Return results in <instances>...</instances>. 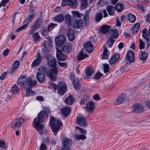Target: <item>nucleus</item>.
Returning <instances> with one entry per match:
<instances>
[{"mask_svg": "<svg viewBox=\"0 0 150 150\" xmlns=\"http://www.w3.org/2000/svg\"><path fill=\"white\" fill-rule=\"evenodd\" d=\"M48 118V115L46 112L45 111H42L39 113L37 117L34 118L33 120L32 127H33L35 129L39 132V134L41 135L43 133L42 130L44 127V125L42 124Z\"/></svg>", "mask_w": 150, "mask_h": 150, "instance_id": "nucleus-1", "label": "nucleus"}, {"mask_svg": "<svg viewBox=\"0 0 150 150\" xmlns=\"http://www.w3.org/2000/svg\"><path fill=\"white\" fill-rule=\"evenodd\" d=\"M17 83L21 86L25 84V87L31 88L36 85L37 82L32 78H26L25 76H20L17 81Z\"/></svg>", "mask_w": 150, "mask_h": 150, "instance_id": "nucleus-2", "label": "nucleus"}, {"mask_svg": "<svg viewBox=\"0 0 150 150\" xmlns=\"http://www.w3.org/2000/svg\"><path fill=\"white\" fill-rule=\"evenodd\" d=\"M50 126L53 134L56 136L62 123L61 120H57L54 117H51L50 122Z\"/></svg>", "mask_w": 150, "mask_h": 150, "instance_id": "nucleus-3", "label": "nucleus"}, {"mask_svg": "<svg viewBox=\"0 0 150 150\" xmlns=\"http://www.w3.org/2000/svg\"><path fill=\"white\" fill-rule=\"evenodd\" d=\"M49 87L53 88L55 90L58 88V93L60 95H63L66 91V85L63 82L59 83L57 86L55 83H51L50 84Z\"/></svg>", "mask_w": 150, "mask_h": 150, "instance_id": "nucleus-4", "label": "nucleus"}, {"mask_svg": "<svg viewBox=\"0 0 150 150\" xmlns=\"http://www.w3.org/2000/svg\"><path fill=\"white\" fill-rule=\"evenodd\" d=\"M42 21V19L40 18H39L37 19L32 26L31 29L29 32L28 35H32L37 29L40 27Z\"/></svg>", "mask_w": 150, "mask_h": 150, "instance_id": "nucleus-5", "label": "nucleus"}, {"mask_svg": "<svg viewBox=\"0 0 150 150\" xmlns=\"http://www.w3.org/2000/svg\"><path fill=\"white\" fill-rule=\"evenodd\" d=\"M24 119L22 117L16 118L11 124V127L13 129L21 126L24 122Z\"/></svg>", "mask_w": 150, "mask_h": 150, "instance_id": "nucleus-6", "label": "nucleus"}, {"mask_svg": "<svg viewBox=\"0 0 150 150\" xmlns=\"http://www.w3.org/2000/svg\"><path fill=\"white\" fill-rule=\"evenodd\" d=\"M72 143L70 139L66 138L62 141V148L63 150H68Z\"/></svg>", "mask_w": 150, "mask_h": 150, "instance_id": "nucleus-7", "label": "nucleus"}, {"mask_svg": "<svg viewBox=\"0 0 150 150\" xmlns=\"http://www.w3.org/2000/svg\"><path fill=\"white\" fill-rule=\"evenodd\" d=\"M132 111L135 114L141 112L143 110V106L139 104L135 103L132 107Z\"/></svg>", "mask_w": 150, "mask_h": 150, "instance_id": "nucleus-8", "label": "nucleus"}, {"mask_svg": "<svg viewBox=\"0 0 150 150\" xmlns=\"http://www.w3.org/2000/svg\"><path fill=\"white\" fill-rule=\"evenodd\" d=\"M70 78L72 81L73 86L75 89H80L81 85L79 82V80L75 76H70Z\"/></svg>", "mask_w": 150, "mask_h": 150, "instance_id": "nucleus-9", "label": "nucleus"}, {"mask_svg": "<svg viewBox=\"0 0 150 150\" xmlns=\"http://www.w3.org/2000/svg\"><path fill=\"white\" fill-rule=\"evenodd\" d=\"M77 5V2L73 1L72 0H62V5L63 6L69 5L71 8H74L76 7Z\"/></svg>", "mask_w": 150, "mask_h": 150, "instance_id": "nucleus-10", "label": "nucleus"}, {"mask_svg": "<svg viewBox=\"0 0 150 150\" xmlns=\"http://www.w3.org/2000/svg\"><path fill=\"white\" fill-rule=\"evenodd\" d=\"M52 47L51 43L47 41H45L44 44V46L42 48V51L44 53L50 52Z\"/></svg>", "mask_w": 150, "mask_h": 150, "instance_id": "nucleus-11", "label": "nucleus"}, {"mask_svg": "<svg viewBox=\"0 0 150 150\" xmlns=\"http://www.w3.org/2000/svg\"><path fill=\"white\" fill-rule=\"evenodd\" d=\"M66 41V38L63 35H59L55 39V43L58 46L62 45Z\"/></svg>", "mask_w": 150, "mask_h": 150, "instance_id": "nucleus-12", "label": "nucleus"}, {"mask_svg": "<svg viewBox=\"0 0 150 150\" xmlns=\"http://www.w3.org/2000/svg\"><path fill=\"white\" fill-rule=\"evenodd\" d=\"M37 57L33 62L31 64V67H35L39 65L42 61V57L39 53L37 54Z\"/></svg>", "mask_w": 150, "mask_h": 150, "instance_id": "nucleus-13", "label": "nucleus"}, {"mask_svg": "<svg viewBox=\"0 0 150 150\" xmlns=\"http://www.w3.org/2000/svg\"><path fill=\"white\" fill-rule=\"evenodd\" d=\"M84 49L88 52H91L93 50V46L91 42H87L84 45Z\"/></svg>", "mask_w": 150, "mask_h": 150, "instance_id": "nucleus-14", "label": "nucleus"}, {"mask_svg": "<svg viewBox=\"0 0 150 150\" xmlns=\"http://www.w3.org/2000/svg\"><path fill=\"white\" fill-rule=\"evenodd\" d=\"M49 138H45L40 146V150H46L47 149V144H49Z\"/></svg>", "mask_w": 150, "mask_h": 150, "instance_id": "nucleus-15", "label": "nucleus"}, {"mask_svg": "<svg viewBox=\"0 0 150 150\" xmlns=\"http://www.w3.org/2000/svg\"><path fill=\"white\" fill-rule=\"evenodd\" d=\"M56 55L57 58L59 60L64 61L67 58L66 55L59 50H57Z\"/></svg>", "mask_w": 150, "mask_h": 150, "instance_id": "nucleus-16", "label": "nucleus"}, {"mask_svg": "<svg viewBox=\"0 0 150 150\" xmlns=\"http://www.w3.org/2000/svg\"><path fill=\"white\" fill-rule=\"evenodd\" d=\"M94 107L95 105L93 101H89L86 104V108L87 111L88 112H90L93 111Z\"/></svg>", "mask_w": 150, "mask_h": 150, "instance_id": "nucleus-17", "label": "nucleus"}, {"mask_svg": "<svg viewBox=\"0 0 150 150\" xmlns=\"http://www.w3.org/2000/svg\"><path fill=\"white\" fill-rule=\"evenodd\" d=\"M67 34L68 37L70 41H73L75 38V34L74 30L71 29H69L67 30Z\"/></svg>", "mask_w": 150, "mask_h": 150, "instance_id": "nucleus-18", "label": "nucleus"}, {"mask_svg": "<svg viewBox=\"0 0 150 150\" xmlns=\"http://www.w3.org/2000/svg\"><path fill=\"white\" fill-rule=\"evenodd\" d=\"M71 109L69 106L62 108L60 110L61 113L65 117H67L70 113Z\"/></svg>", "mask_w": 150, "mask_h": 150, "instance_id": "nucleus-19", "label": "nucleus"}, {"mask_svg": "<svg viewBox=\"0 0 150 150\" xmlns=\"http://www.w3.org/2000/svg\"><path fill=\"white\" fill-rule=\"evenodd\" d=\"M127 60L130 63L133 62L134 60V55L133 52L132 51H129L128 52L127 55Z\"/></svg>", "mask_w": 150, "mask_h": 150, "instance_id": "nucleus-20", "label": "nucleus"}, {"mask_svg": "<svg viewBox=\"0 0 150 150\" xmlns=\"http://www.w3.org/2000/svg\"><path fill=\"white\" fill-rule=\"evenodd\" d=\"M37 75H44L46 73V69L44 66H41L37 69Z\"/></svg>", "mask_w": 150, "mask_h": 150, "instance_id": "nucleus-21", "label": "nucleus"}, {"mask_svg": "<svg viewBox=\"0 0 150 150\" xmlns=\"http://www.w3.org/2000/svg\"><path fill=\"white\" fill-rule=\"evenodd\" d=\"M120 57L119 54L115 53L111 58L109 61L110 64H113L116 61L119 60Z\"/></svg>", "mask_w": 150, "mask_h": 150, "instance_id": "nucleus-22", "label": "nucleus"}, {"mask_svg": "<svg viewBox=\"0 0 150 150\" xmlns=\"http://www.w3.org/2000/svg\"><path fill=\"white\" fill-rule=\"evenodd\" d=\"M120 57L119 54L115 53L111 58L109 61L110 64H113L116 61L119 60Z\"/></svg>", "mask_w": 150, "mask_h": 150, "instance_id": "nucleus-23", "label": "nucleus"}, {"mask_svg": "<svg viewBox=\"0 0 150 150\" xmlns=\"http://www.w3.org/2000/svg\"><path fill=\"white\" fill-rule=\"evenodd\" d=\"M120 57L119 54L115 53L111 58L109 61L110 64H113L116 61L119 60Z\"/></svg>", "mask_w": 150, "mask_h": 150, "instance_id": "nucleus-24", "label": "nucleus"}, {"mask_svg": "<svg viewBox=\"0 0 150 150\" xmlns=\"http://www.w3.org/2000/svg\"><path fill=\"white\" fill-rule=\"evenodd\" d=\"M111 26L108 25H103L100 29V31L101 33H105L108 32L111 29Z\"/></svg>", "mask_w": 150, "mask_h": 150, "instance_id": "nucleus-25", "label": "nucleus"}, {"mask_svg": "<svg viewBox=\"0 0 150 150\" xmlns=\"http://www.w3.org/2000/svg\"><path fill=\"white\" fill-rule=\"evenodd\" d=\"M31 88H32L27 87H24V89L26 91L25 93L26 96H28L31 95H34L36 94V92L32 91Z\"/></svg>", "mask_w": 150, "mask_h": 150, "instance_id": "nucleus-26", "label": "nucleus"}, {"mask_svg": "<svg viewBox=\"0 0 150 150\" xmlns=\"http://www.w3.org/2000/svg\"><path fill=\"white\" fill-rule=\"evenodd\" d=\"M77 123L79 125L83 126L86 124L85 118L80 117H78L76 119Z\"/></svg>", "mask_w": 150, "mask_h": 150, "instance_id": "nucleus-27", "label": "nucleus"}, {"mask_svg": "<svg viewBox=\"0 0 150 150\" xmlns=\"http://www.w3.org/2000/svg\"><path fill=\"white\" fill-rule=\"evenodd\" d=\"M141 54L140 55V57L139 58V60L142 61V62H144L147 59L148 54L144 52H143L141 51L140 52Z\"/></svg>", "mask_w": 150, "mask_h": 150, "instance_id": "nucleus-28", "label": "nucleus"}, {"mask_svg": "<svg viewBox=\"0 0 150 150\" xmlns=\"http://www.w3.org/2000/svg\"><path fill=\"white\" fill-rule=\"evenodd\" d=\"M72 49L71 45L68 43H66L62 48L63 51L66 53L69 52Z\"/></svg>", "mask_w": 150, "mask_h": 150, "instance_id": "nucleus-29", "label": "nucleus"}, {"mask_svg": "<svg viewBox=\"0 0 150 150\" xmlns=\"http://www.w3.org/2000/svg\"><path fill=\"white\" fill-rule=\"evenodd\" d=\"M126 96L124 93L120 95L118 98L116 99L117 103L116 104H119L123 102L125 100Z\"/></svg>", "mask_w": 150, "mask_h": 150, "instance_id": "nucleus-30", "label": "nucleus"}, {"mask_svg": "<svg viewBox=\"0 0 150 150\" xmlns=\"http://www.w3.org/2000/svg\"><path fill=\"white\" fill-rule=\"evenodd\" d=\"M127 17L129 21L131 23H134L136 19L135 16L131 13H129L127 14Z\"/></svg>", "mask_w": 150, "mask_h": 150, "instance_id": "nucleus-31", "label": "nucleus"}, {"mask_svg": "<svg viewBox=\"0 0 150 150\" xmlns=\"http://www.w3.org/2000/svg\"><path fill=\"white\" fill-rule=\"evenodd\" d=\"M106 9L109 14L112 15L114 13L115 8L112 5H109L106 8Z\"/></svg>", "mask_w": 150, "mask_h": 150, "instance_id": "nucleus-32", "label": "nucleus"}, {"mask_svg": "<svg viewBox=\"0 0 150 150\" xmlns=\"http://www.w3.org/2000/svg\"><path fill=\"white\" fill-rule=\"evenodd\" d=\"M74 101V99L72 96L70 95L64 101L65 103L67 105H71Z\"/></svg>", "mask_w": 150, "mask_h": 150, "instance_id": "nucleus-33", "label": "nucleus"}, {"mask_svg": "<svg viewBox=\"0 0 150 150\" xmlns=\"http://www.w3.org/2000/svg\"><path fill=\"white\" fill-rule=\"evenodd\" d=\"M64 20V17L63 14H59L55 16L54 18V21L59 23L63 22Z\"/></svg>", "mask_w": 150, "mask_h": 150, "instance_id": "nucleus-34", "label": "nucleus"}, {"mask_svg": "<svg viewBox=\"0 0 150 150\" xmlns=\"http://www.w3.org/2000/svg\"><path fill=\"white\" fill-rule=\"evenodd\" d=\"M88 56L87 54H84L82 51H80L77 56V59L79 61L87 57Z\"/></svg>", "mask_w": 150, "mask_h": 150, "instance_id": "nucleus-35", "label": "nucleus"}, {"mask_svg": "<svg viewBox=\"0 0 150 150\" xmlns=\"http://www.w3.org/2000/svg\"><path fill=\"white\" fill-rule=\"evenodd\" d=\"M11 91L13 94H16L20 91V89L18 88V86L15 84L11 87Z\"/></svg>", "mask_w": 150, "mask_h": 150, "instance_id": "nucleus-36", "label": "nucleus"}, {"mask_svg": "<svg viewBox=\"0 0 150 150\" xmlns=\"http://www.w3.org/2000/svg\"><path fill=\"white\" fill-rule=\"evenodd\" d=\"M109 55V52L106 47L105 48L103 52L102 58L103 59H108V58Z\"/></svg>", "mask_w": 150, "mask_h": 150, "instance_id": "nucleus-37", "label": "nucleus"}, {"mask_svg": "<svg viewBox=\"0 0 150 150\" xmlns=\"http://www.w3.org/2000/svg\"><path fill=\"white\" fill-rule=\"evenodd\" d=\"M66 23L68 26L71 25L72 20L69 14L67 15L65 18Z\"/></svg>", "mask_w": 150, "mask_h": 150, "instance_id": "nucleus-38", "label": "nucleus"}, {"mask_svg": "<svg viewBox=\"0 0 150 150\" xmlns=\"http://www.w3.org/2000/svg\"><path fill=\"white\" fill-rule=\"evenodd\" d=\"M103 17L102 12L97 13H96L95 17L96 22H99L102 18Z\"/></svg>", "mask_w": 150, "mask_h": 150, "instance_id": "nucleus-39", "label": "nucleus"}, {"mask_svg": "<svg viewBox=\"0 0 150 150\" xmlns=\"http://www.w3.org/2000/svg\"><path fill=\"white\" fill-rule=\"evenodd\" d=\"M74 137L75 139L78 140H84L86 139V137L84 134H76L74 135Z\"/></svg>", "mask_w": 150, "mask_h": 150, "instance_id": "nucleus-40", "label": "nucleus"}, {"mask_svg": "<svg viewBox=\"0 0 150 150\" xmlns=\"http://www.w3.org/2000/svg\"><path fill=\"white\" fill-rule=\"evenodd\" d=\"M83 23L81 20H78L76 21L75 25L77 28H81L83 25Z\"/></svg>", "mask_w": 150, "mask_h": 150, "instance_id": "nucleus-41", "label": "nucleus"}, {"mask_svg": "<svg viewBox=\"0 0 150 150\" xmlns=\"http://www.w3.org/2000/svg\"><path fill=\"white\" fill-rule=\"evenodd\" d=\"M94 72L93 68L90 67L86 69L85 74L86 75H92L93 74Z\"/></svg>", "mask_w": 150, "mask_h": 150, "instance_id": "nucleus-42", "label": "nucleus"}, {"mask_svg": "<svg viewBox=\"0 0 150 150\" xmlns=\"http://www.w3.org/2000/svg\"><path fill=\"white\" fill-rule=\"evenodd\" d=\"M140 27V24L139 23H136L132 28V31L133 33H136L139 30Z\"/></svg>", "mask_w": 150, "mask_h": 150, "instance_id": "nucleus-43", "label": "nucleus"}, {"mask_svg": "<svg viewBox=\"0 0 150 150\" xmlns=\"http://www.w3.org/2000/svg\"><path fill=\"white\" fill-rule=\"evenodd\" d=\"M115 40L112 38H110L109 40H108L106 43L107 46L108 47L111 48L113 45L114 43V42Z\"/></svg>", "mask_w": 150, "mask_h": 150, "instance_id": "nucleus-44", "label": "nucleus"}, {"mask_svg": "<svg viewBox=\"0 0 150 150\" xmlns=\"http://www.w3.org/2000/svg\"><path fill=\"white\" fill-rule=\"evenodd\" d=\"M48 63L50 66L52 67L54 66L56 64V61L55 58L53 57L48 62Z\"/></svg>", "mask_w": 150, "mask_h": 150, "instance_id": "nucleus-45", "label": "nucleus"}, {"mask_svg": "<svg viewBox=\"0 0 150 150\" xmlns=\"http://www.w3.org/2000/svg\"><path fill=\"white\" fill-rule=\"evenodd\" d=\"M116 10L118 12H121L123 9V6L122 4L118 3L116 6L115 8Z\"/></svg>", "mask_w": 150, "mask_h": 150, "instance_id": "nucleus-46", "label": "nucleus"}, {"mask_svg": "<svg viewBox=\"0 0 150 150\" xmlns=\"http://www.w3.org/2000/svg\"><path fill=\"white\" fill-rule=\"evenodd\" d=\"M111 35L112 37L116 38H117L118 36V30L113 29L111 30Z\"/></svg>", "mask_w": 150, "mask_h": 150, "instance_id": "nucleus-47", "label": "nucleus"}, {"mask_svg": "<svg viewBox=\"0 0 150 150\" xmlns=\"http://www.w3.org/2000/svg\"><path fill=\"white\" fill-rule=\"evenodd\" d=\"M33 40L36 42H38L40 40V36L38 32L34 33L33 35Z\"/></svg>", "mask_w": 150, "mask_h": 150, "instance_id": "nucleus-48", "label": "nucleus"}, {"mask_svg": "<svg viewBox=\"0 0 150 150\" xmlns=\"http://www.w3.org/2000/svg\"><path fill=\"white\" fill-rule=\"evenodd\" d=\"M57 25L56 24L51 23L50 25H48L47 27V30L49 31L52 30L55 27H56Z\"/></svg>", "mask_w": 150, "mask_h": 150, "instance_id": "nucleus-49", "label": "nucleus"}, {"mask_svg": "<svg viewBox=\"0 0 150 150\" xmlns=\"http://www.w3.org/2000/svg\"><path fill=\"white\" fill-rule=\"evenodd\" d=\"M72 13L74 17L78 18L81 17L83 15V14H81V13H79L77 11H72Z\"/></svg>", "mask_w": 150, "mask_h": 150, "instance_id": "nucleus-50", "label": "nucleus"}, {"mask_svg": "<svg viewBox=\"0 0 150 150\" xmlns=\"http://www.w3.org/2000/svg\"><path fill=\"white\" fill-rule=\"evenodd\" d=\"M57 69L56 67H54L51 69L50 71V74L49 75H53L54 74H57Z\"/></svg>", "mask_w": 150, "mask_h": 150, "instance_id": "nucleus-51", "label": "nucleus"}, {"mask_svg": "<svg viewBox=\"0 0 150 150\" xmlns=\"http://www.w3.org/2000/svg\"><path fill=\"white\" fill-rule=\"evenodd\" d=\"M45 76H36L38 80L40 82H42L45 79Z\"/></svg>", "mask_w": 150, "mask_h": 150, "instance_id": "nucleus-52", "label": "nucleus"}, {"mask_svg": "<svg viewBox=\"0 0 150 150\" xmlns=\"http://www.w3.org/2000/svg\"><path fill=\"white\" fill-rule=\"evenodd\" d=\"M107 1L108 0H100L98 4L99 6H102L106 4Z\"/></svg>", "mask_w": 150, "mask_h": 150, "instance_id": "nucleus-53", "label": "nucleus"}, {"mask_svg": "<svg viewBox=\"0 0 150 150\" xmlns=\"http://www.w3.org/2000/svg\"><path fill=\"white\" fill-rule=\"evenodd\" d=\"M88 0H81V2L82 4L81 7L83 8L87 6Z\"/></svg>", "mask_w": 150, "mask_h": 150, "instance_id": "nucleus-54", "label": "nucleus"}, {"mask_svg": "<svg viewBox=\"0 0 150 150\" xmlns=\"http://www.w3.org/2000/svg\"><path fill=\"white\" fill-rule=\"evenodd\" d=\"M76 128L79 130L80 133L82 134H86L87 132L86 131L83 129L79 127H77Z\"/></svg>", "mask_w": 150, "mask_h": 150, "instance_id": "nucleus-55", "label": "nucleus"}, {"mask_svg": "<svg viewBox=\"0 0 150 150\" xmlns=\"http://www.w3.org/2000/svg\"><path fill=\"white\" fill-rule=\"evenodd\" d=\"M140 42L139 44V47L140 50L143 49L145 45L144 42L142 41L141 39H140L139 40Z\"/></svg>", "mask_w": 150, "mask_h": 150, "instance_id": "nucleus-56", "label": "nucleus"}, {"mask_svg": "<svg viewBox=\"0 0 150 150\" xmlns=\"http://www.w3.org/2000/svg\"><path fill=\"white\" fill-rule=\"evenodd\" d=\"M45 57L47 59L48 62L49 61H50V60L52 59V58L53 57H52V55L49 53H47L45 54Z\"/></svg>", "mask_w": 150, "mask_h": 150, "instance_id": "nucleus-57", "label": "nucleus"}, {"mask_svg": "<svg viewBox=\"0 0 150 150\" xmlns=\"http://www.w3.org/2000/svg\"><path fill=\"white\" fill-rule=\"evenodd\" d=\"M33 17L34 16L32 15L29 16L28 18L25 20L26 22L28 23H30L32 21Z\"/></svg>", "mask_w": 150, "mask_h": 150, "instance_id": "nucleus-58", "label": "nucleus"}, {"mask_svg": "<svg viewBox=\"0 0 150 150\" xmlns=\"http://www.w3.org/2000/svg\"><path fill=\"white\" fill-rule=\"evenodd\" d=\"M27 24H24L22 26H21L19 28H18L16 30V31L17 32H19V31H21L24 28H25L26 27H27Z\"/></svg>", "mask_w": 150, "mask_h": 150, "instance_id": "nucleus-59", "label": "nucleus"}, {"mask_svg": "<svg viewBox=\"0 0 150 150\" xmlns=\"http://www.w3.org/2000/svg\"><path fill=\"white\" fill-rule=\"evenodd\" d=\"M104 71L105 73L108 72L109 70V66L108 64H104Z\"/></svg>", "mask_w": 150, "mask_h": 150, "instance_id": "nucleus-60", "label": "nucleus"}, {"mask_svg": "<svg viewBox=\"0 0 150 150\" xmlns=\"http://www.w3.org/2000/svg\"><path fill=\"white\" fill-rule=\"evenodd\" d=\"M50 80L52 81H54L56 80L57 77L56 76H47Z\"/></svg>", "mask_w": 150, "mask_h": 150, "instance_id": "nucleus-61", "label": "nucleus"}, {"mask_svg": "<svg viewBox=\"0 0 150 150\" xmlns=\"http://www.w3.org/2000/svg\"><path fill=\"white\" fill-rule=\"evenodd\" d=\"M9 0H3L0 3V7L2 6H4L8 2Z\"/></svg>", "mask_w": 150, "mask_h": 150, "instance_id": "nucleus-62", "label": "nucleus"}, {"mask_svg": "<svg viewBox=\"0 0 150 150\" xmlns=\"http://www.w3.org/2000/svg\"><path fill=\"white\" fill-rule=\"evenodd\" d=\"M58 64L61 67H64L65 68L67 66V64L65 62H58Z\"/></svg>", "mask_w": 150, "mask_h": 150, "instance_id": "nucleus-63", "label": "nucleus"}, {"mask_svg": "<svg viewBox=\"0 0 150 150\" xmlns=\"http://www.w3.org/2000/svg\"><path fill=\"white\" fill-rule=\"evenodd\" d=\"M10 50L8 49L7 48L4 51L3 54L4 56H6L8 54Z\"/></svg>", "mask_w": 150, "mask_h": 150, "instance_id": "nucleus-64", "label": "nucleus"}]
</instances>
